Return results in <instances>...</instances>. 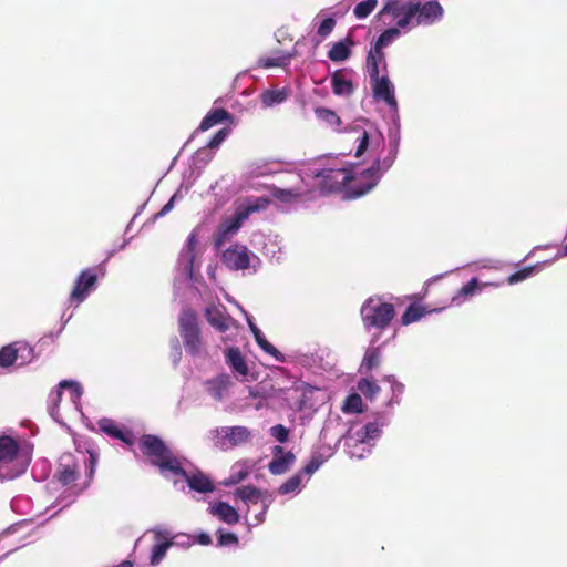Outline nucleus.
<instances>
[{
  "mask_svg": "<svg viewBox=\"0 0 567 567\" xmlns=\"http://www.w3.org/2000/svg\"><path fill=\"white\" fill-rule=\"evenodd\" d=\"M381 163L374 161L371 167L353 175L346 168H327L316 174L320 178L321 189L338 192L344 189L348 198H358L370 192L380 179Z\"/></svg>",
  "mask_w": 567,
  "mask_h": 567,
  "instance_id": "f257e3e1",
  "label": "nucleus"
},
{
  "mask_svg": "<svg viewBox=\"0 0 567 567\" xmlns=\"http://www.w3.org/2000/svg\"><path fill=\"white\" fill-rule=\"evenodd\" d=\"M142 454L150 458L152 465L156 466L162 475L167 472L172 474H184L181 461L173 454L171 449L157 435L144 434L140 439Z\"/></svg>",
  "mask_w": 567,
  "mask_h": 567,
  "instance_id": "f03ea898",
  "label": "nucleus"
},
{
  "mask_svg": "<svg viewBox=\"0 0 567 567\" xmlns=\"http://www.w3.org/2000/svg\"><path fill=\"white\" fill-rule=\"evenodd\" d=\"M97 460L94 454H90L85 462V466L87 468V480L81 487H76L74 485L75 481L79 478V463L73 454L65 453L61 455L59 461L58 471L55 473V477L59 483H61L63 486H72L75 488L74 493L80 494L85 488L89 487L91 484V481L93 478L95 466H96Z\"/></svg>",
  "mask_w": 567,
  "mask_h": 567,
  "instance_id": "7ed1b4c3",
  "label": "nucleus"
},
{
  "mask_svg": "<svg viewBox=\"0 0 567 567\" xmlns=\"http://www.w3.org/2000/svg\"><path fill=\"white\" fill-rule=\"evenodd\" d=\"M394 306L381 302L377 298H369L361 308V316L367 328L384 329L394 318Z\"/></svg>",
  "mask_w": 567,
  "mask_h": 567,
  "instance_id": "20e7f679",
  "label": "nucleus"
},
{
  "mask_svg": "<svg viewBox=\"0 0 567 567\" xmlns=\"http://www.w3.org/2000/svg\"><path fill=\"white\" fill-rule=\"evenodd\" d=\"M381 13H392L396 19L398 27L404 29L413 21V19L416 20L419 16V1L400 3L396 0H388Z\"/></svg>",
  "mask_w": 567,
  "mask_h": 567,
  "instance_id": "39448f33",
  "label": "nucleus"
},
{
  "mask_svg": "<svg viewBox=\"0 0 567 567\" xmlns=\"http://www.w3.org/2000/svg\"><path fill=\"white\" fill-rule=\"evenodd\" d=\"M216 445L226 450L249 441L251 433L246 426H226L217 430Z\"/></svg>",
  "mask_w": 567,
  "mask_h": 567,
  "instance_id": "423d86ee",
  "label": "nucleus"
},
{
  "mask_svg": "<svg viewBox=\"0 0 567 567\" xmlns=\"http://www.w3.org/2000/svg\"><path fill=\"white\" fill-rule=\"evenodd\" d=\"M221 260L230 270H246L250 267L248 248L239 244H234L228 247L223 252Z\"/></svg>",
  "mask_w": 567,
  "mask_h": 567,
  "instance_id": "0eeeda50",
  "label": "nucleus"
},
{
  "mask_svg": "<svg viewBox=\"0 0 567 567\" xmlns=\"http://www.w3.org/2000/svg\"><path fill=\"white\" fill-rule=\"evenodd\" d=\"M247 220L246 215L237 209L230 217L223 219L218 226V229L214 237V245L216 248H220L229 238L230 235L235 234Z\"/></svg>",
  "mask_w": 567,
  "mask_h": 567,
  "instance_id": "6e6552de",
  "label": "nucleus"
},
{
  "mask_svg": "<svg viewBox=\"0 0 567 567\" xmlns=\"http://www.w3.org/2000/svg\"><path fill=\"white\" fill-rule=\"evenodd\" d=\"M97 276L93 270H83L75 280V285L71 291L70 299L78 303L83 302L90 291L95 287Z\"/></svg>",
  "mask_w": 567,
  "mask_h": 567,
  "instance_id": "1a4fd4ad",
  "label": "nucleus"
},
{
  "mask_svg": "<svg viewBox=\"0 0 567 567\" xmlns=\"http://www.w3.org/2000/svg\"><path fill=\"white\" fill-rule=\"evenodd\" d=\"M205 317L207 322L219 332L229 330L236 323L224 307L220 308L214 305L206 308Z\"/></svg>",
  "mask_w": 567,
  "mask_h": 567,
  "instance_id": "9d476101",
  "label": "nucleus"
},
{
  "mask_svg": "<svg viewBox=\"0 0 567 567\" xmlns=\"http://www.w3.org/2000/svg\"><path fill=\"white\" fill-rule=\"evenodd\" d=\"M372 81L373 95L378 100L384 101L390 106H396L394 87L386 75L370 76Z\"/></svg>",
  "mask_w": 567,
  "mask_h": 567,
  "instance_id": "9b49d317",
  "label": "nucleus"
},
{
  "mask_svg": "<svg viewBox=\"0 0 567 567\" xmlns=\"http://www.w3.org/2000/svg\"><path fill=\"white\" fill-rule=\"evenodd\" d=\"M174 476H179L187 482V485L190 489L198 493H212L215 489V485L213 481L202 471L196 470L194 473L188 474L184 470V474H173Z\"/></svg>",
  "mask_w": 567,
  "mask_h": 567,
  "instance_id": "f8f14e48",
  "label": "nucleus"
},
{
  "mask_svg": "<svg viewBox=\"0 0 567 567\" xmlns=\"http://www.w3.org/2000/svg\"><path fill=\"white\" fill-rule=\"evenodd\" d=\"M231 379L228 374L221 373L216 378L209 379L205 382L207 393L215 400L221 401L228 393Z\"/></svg>",
  "mask_w": 567,
  "mask_h": 567,
  "instance_id": "ddd939ff",
  "label": "nucleus"
},
{
  "mask_svg": "<svg viewBox=\"0 0 567 567\" xmlns=\"http://www.w3.org/2000/svg\"><path fill=\"white\" fill-rule=\"evenodd\" d=\"M442 14L443 9L439 2L427 1L422 4L419 1V16L416 18V24L420 25L432 23L434 20L441 18Z\"/></svg>",
  "mask_w": 567,
  "mask_h": 567,
  "instance_id": "4468645a",
  "label": "nucleus"
},
{
  "mask_svg": "<svg viewBox=\"0 0 567 567\" xmlns=\"http://www.w3.org/2000/svg\"><path fill=\"white\" fill-rule=\"evenodd\" d=\"M354 39L348 34L343 40L334 42L328 51V58L333 62H341L350 58L351 48L354 47Z\"/></svg>",
  "mask_w": 567,
  "mask_h": 567,
  "instance_id": "2eb2a0df",
  "label": "nucleus"
},
{
  "mask_svg": "<svg viewBox=\"0 0 567 567\" xmlns=\"http://www.w3.org/2000/svg\"><path fill=\"white\" fill-rule=\"evenodd\" d=\"M20 445L9 435L0 436V466L12 463L19 454Z\"/></svg>",
  "mask_w": 567,
  "mask_h": 567,
  "instance_id": "dca6fc26",
  "label": "nucleus"
},
{
  "mask_svg": "<svg viewBox=\"0 0 567 567\" xmlns=\"http://www.w3.org/2000/svg\"><path fill=\"white\" fill-rule=\"evenodd\" d=\"M156 544L152 548L150 563L152 566H156L166 555L167 549L173 545V542L168 539V534L164 532H155Z\"/></svg>",
  "mask_w": 567,
  "mask_h": 567,
  "instance_id": "f3484780",
  "label": "nucleus"
},
{
  "mask_svg": "<svg viewBox=\"0 0 567 567\" xmlns=\"http://www.w3.org/2000/svg\"><path fill=\"white\" fill-rule=\"evenodd\" d=\"M246 357H227V363L236 372L243 381H255L258 378V372L254 367H249L245 360Z\"/></svg>",
  "mask_w": 567,
  "mask_h": 567,
  "instance_id": "a211bd4d",
  "label": "nucleus"
},
{
  "mask_svg": "<svg viewBox=\"0 0 567 567\" xmlns=\"http://www.w3.org/2000/svg\"><path fill=\"white\" fill-rule=\"evenodd\" d=\"M210 513L228 525H234L239 522V514L231 505L226 502L216 503L210 508Z\"/></svg>",
  "mask_w": 567,
  "mask_h": 567,
  "instance_id": "6ab92c4d",
  "label": "nucleus"
},
{
  "mask_svg": "<svg viewBox=\"0 0 567 567\" xmlns=\"http://www.w3.org/2000/svg\"><path fill=\"white\" fill-rule=\"evenodd\" d=\"M332 91L336 95H351L354 92V85L351 80L343 76L341 70H337L331 75Z\"/></svg>",
  "mask_w": 567,
  "mask_h": 567,
  "instance_id": "aec40b11",
  "label": "nucleus"
},
{
  "mask_svg": "<svg viewBox=\"0 0 567 567\" xmlns=\"http://www.w3.org/2000/svg\"><path fill=\"white\" fill-rule=\"evenodd\" d=\"M231 115L230 113L225 109H213L209 111L205 117L202 120L198 131H207L212 128L213 126L226 121L230 120Z\"/></svg>",
  "mask_w": 567,
  "mask_h": 567,
  "instance_id": "412c9836",
  "label": "nucleus"
},
{
  "mask_svg": "<svg viewBox=\"0 0 567 567\" xmlns=\"http://www.w3.org/2000/svg\"><path fill=\"white\" fill-rule=\"evenodd\" d=\"M296 461V456L292 452H287L279 456H274L268 467L271 474L281 475L290 470Z\"/></svg>",
  "mask_w": 567,
  "mask_h": 567,
  "instance_id": "4be33fe9",
  "label": "nucleus"
},
{
  "mask_svg": "<svg viewBox=\"0 0 567 567\" xmlns=\"http://www.w3.org/2000/svg\"><path fill=\"white\" fill-rule=\"evenodd\" d=\"M101 430L111 437L121 440L127 444L133 443V436L130 431H123L112 420L104 419L100 422Z\"/></svg>",
  "mask_w": 567,
  "mask_h": 567,
  "instance_id": "5701e85b",
  "label": "nucleus"
},
{
  "mask_svg": "<svg viewBox=\"0 0 567 567\" xmlns=\"http://www.w3.org/2000/svg\"><path fill=\"white\" fill-rule=\"evenodd\" d=\"M198 328L199 326L196 312L189 307L183 308L178 319L179 334Z\"/></svg>",
  "mask_w": 567,
  "mask_h": 567,
  "instance_id": "b1692460",
  "label": "nucleus"
},
{
  "mask_svg": "<svg viewBox=\"0 0 567 567\" xmlns=\"http://www.w3.org/2000/svg\"><path fill=\"white\" fill-rule=\"evenodd\" d=\"M432 310H427L424 306L413 302L411 303L404 313L401 316V323L409 326L421 320L425 315L431 313Z\"/></svg>",
  "mask_w": 567,
  "mask_h": 567,
  "instance_id": "393cba45",
  "label": "nucleus"
},
{
  "mask_svg": "<svg viewBox=\"0 0 567 567\" xmlns=\"http://www.w3.org/2000/svg\"><path fill=\"white\" fill-rule=\"evenodd\" d=\"M384 62V53L382 48L377 43L371 48L367 58V69L370 76H377L379 74V63Z\"/></svg>",
  "mask_w": 567,
  "mask_h": 567,
  "instance_id": "a878e982",
  "label": "nucleus"
},
{
  "mask_svg": "<svg viewBox=\"0 0 567 567\" xmlns=\"http://www.w3.org/2000/svg\"><path fill=\"white\" fill-rule=\"evenodd\" d=\"M315 115L318 120L324 122L328 126L339 131L342 124L340 116L332 110L319 106L315 109Z\"/></svg>",
  "mask_w": 567,
  "mask_h": 567,
  "instance_id": "bb28decb",
  "label": "nucleus"
},
{
  "mask_svg": "<svg viewBox=\"0 0 567 567\" xmlns=\"http://www.w3.org/2000/svg\"><path fill=\"white\" fill-rule=\"evenodd\" d=\"M383 424L374 421L367 423L360 431L357 432V440L365 443L380 436Z\"/></svg>",
  "mask_w": 567,
  "mask_h": 567,
  "instance_id": "cd10ccee",
  "label": "nucleus"
},
{
  "mask_svg": "<svg viewBox=\"0 0 567 567\" xmlns=\"http://www.w3.org/2000/svg\"><path fill=\"white\" fill-rule=\"evenodd\" d=\"M236 498L241 499L246 504H257L261 498V493L252 485L241 486L234 493Z\"/></svg>",
  "mask_w": 567,
  "mask_h": 567,
  "instance_id": "c85d7f7f",
  "label": "nucleus"
},
{
  "mask_svg": "<svg viewBox=\"0 0 567 567\" xmlns=\"http://www.w3.org/2000/svg\"><path fill=\"white\" fill-rule=\"evenodd\" d=\"M181 337L187 351L195 353L200 350L202 337L199 328L193 331L184 332L181 334Z\"/></svg>",
  "mask_w": 567,
  "mask_h": 567,
  "instance_id": "c756f323",
  "label": "nucleus"
},
{
  "mask_svg": "<svg viewBox=\"0 0 567 567\" xmlns=\"http://www.w3.org/2000/svg\"><path fill=\"white\" fill-rule=\"evenodd\" d=\"M288 94L285 89L280 90H268L261 94V102L266 106H274L286 101Z\"/></svg>",
  "mask_w": 567,
  "mask_h": 567,
  "instance_id": "7c9ffc66",
  "label": "nucleus"
},
{
  "mask_svg": "<svg viewBox=\"0 0 567 567\" xmlns=\"http://www.w3.org/2000/svg\"><path fill=\"white\" fill-rule=\"evenodd\" d=\"M269 204H270V199L269 198H267V197H257L254 200L248 202L245 207L238 208V209L241 213H244V215H246V218L248 219L251 214L267 209Z\"/></svg>",
  "mask_w": 567,
  "mask_h": 567,
  "instance_id": "2f4dec72",
  "label": "nucleus"
},
{
  "mask_svg": "<svg viewBox=\"0 0 567 567\" xmlns=\"http://www.w3.org/2000/svg\"><path fill=\"white\" fill-rule=\"evenodd\" d=\"M271 194L282 203H292L301 196V192L297 188L284 189L276 186L271 188Z\"/></svg>",
  "mask_w": 567,
  "mask_h": 567,
  "instance_id": "473e14b6",
  "label": "nucleus"
},
{
  "mask_svg": "<svg viewBox=\"0 0 567 567\" xmlns=\"http://www.w3.org/2000/svg\"><path fill=\"white\" fill-rule=\"evenodd\" d=\"M33 352V349L29 346L25 341H14L12 343H9L0 349V354H19V353H27L30 354Z\"/></svg>",
  "mask_w": 567,
  "mask_h": 567,
  "instance_id": "72a5a7b5",
  "label": "nucleus"
},
{
  "mask_svg": "<svg viewBox=\"0 0 567 567\" xmlns=\"http://www.w3.org/2000/svg\"><path fill=\"white\" fill-rule=\"evenodd\" d=\"M358 390L365 398L373 400L380 392V386L375 383V381L364 378L358 382Z\"/></svg>",
  "mask_w": 567,
  "mask_h": 567,
  "instance_id": "f704fd0d",
  "label": "nucleus"
},
{
  "mask_svg": "<svg viewBox=\"0 0 567 567\" xmlns=\"http://www.w3.org/2000/svg\"><path fill=\"white\" fill-rule=\"evenodd\" d=\"M291 55L282 54L276 58H261L258 61V65L265 69L285 66L289 64Z\"/></svg>",
  "mask_w": 567,
  "mask_h": 567,
  "instance_id": "c9c22d12",
  "label": "nucleus"
},
{
  "mask_svg": "<svg viewBox=\"0 0 567 567\" xmlns=\"http://www.w3.org/2000/svg\"><path fill=\"white\" fill-rule=\"evenodd\" d=\"M378 0H364L359 2L353 10L358 19L367 18L377 7Z\"/></svg>",
  "mask_w": 567,
  "mask_h": 567,
  "instance_id": "e433bc0d",
  "label": "nucleus"
},
{
  "mask_svg": "<svg viewBox=\"0 0 567 567\" xmlns=\"http://www.w3.org/2000/svg\"><path fill=\"white\" fill-rule=\"evenodd\" d=\"M480 288L478 279L472 278L467 284H465L458 290L457 295L453 298V300H457L458 298H467L473 296Z\"/></svg>",
  "mask_w": 567,
  "mask_h": 567,
  "instance_id": "4c0bfd02",
  "label": "nucleus"
},
{
  "mask_svg": "<svg viewBox=\"0 0 567 567\" xmlns=\"http://www.w3.org/2000/svg\"><path fill=\"white\" fill-rule=\"evenodd\" d=\"M344 412H354L359 413L362 411V399L360 394L353 393L350 394L343 405Z\"/></svg>",
  "mask_w": 567,
  "mask_h": 567,
  "instance_id": "58836bf2",
  "label": "nucleus"
},
{
  "mask_svg": "<svg viewBox=\"0 0 567 567\" xmlns=\"http://www.w3.org/2000/svg\"><path fill=\"white\" fill-rule=\"evenodd\" d=\"M326 458L322 454H313L310 461L303 466L302 472L307 475H312L323 463Z\"/></svg>",
  "mask_w": 567,
  "mask_h": 567,
  "instance_id": "ea45409f",
  "label": "nucleus"
},
{
  "mask_svg": "<svg viewBox=\"0 0 567 567\" xmlns=\"http://www.w3.org/2000/svg\"><path fill=\"white\" fill-rule=\"evenodd\" d=\"M336 24H337V21L332 17L323 19L317 29V34L321 39H326L333 31Z\"/></svg>",
  "mask_w": 567,
  "mask_h": 567,
  "instance_id": "a19ab883",
  "label": "nucleus"
},
{
  "mask_svg": "<svg viewBox=\"0 0 567 567\" xmlns=\"http://www.w3.org/2000/svg\"><path fill=\"white\" fill-rule=\"evenodd\" d=\"M301 484V478L298 474L289 477L280 487L279 493L281 495H286L295 492Z\"/></svg>",
  "mask_w": 567,
  "mask_h": 567,
  "instance_id": "79ce46f5",
  "label": "nucleus"
},
{
  "mask_svg": "<svg viewBox=\"0 0 567 567\" xmlns=\"http://www.w3.org/2000/svg\"><path fill=\"white\" fill-rule=\"evenodd\" d=\"M60 389H69L71 400L75 401L79 400L82 395V388L78 382L70 381V380H63L60 382Z\"/></svg>",
  "mask_w": 567,
  "mask_h": 567,
  "instance_id": "37998d69",
  "label": "nucleus"
},
{
  "mask_svg": "<svg viewBox=\"0 0 567 567\" xmlns=\"http://www.w3.org/2000/svg\"><path fill=\"white\" fill-rule=\"evenodd\" d=\"M399 34L400 31L395 28L386 29L380 34L375 43L383 49L384 47L389 45Z\"/></svg>",
  "mask_w": 567,
  "mask_h": 567,
  "instance_id": "c03bdc74",
  "label": "nucleus"
},
{
  "mask_svg": "<svg viewBox=\"0 0 567 567\" xmlns=\"http://www.w3.org/2000/svg\"><path fill=\"white\" fill-rule=\"evenodd\" d=\"M533 272H534V267H525V268L512 274L507 278V282L509 285H515L517 282H520V281L527 279Z\"/></svg>",
  "mask_w": 567,
  "mask_h": 567,
  "instance_id": "a18cd8bd",
  "label": "nucleus"
},
{
  "mask_svg": "<svg viewBox=\"0 0 567 567\" xmlns=\"http://www.w3.org/2000/svg\"><path fill=\"white\" fill-rule=\"evenodd\" d=\"M270 434L279 442L285 443L289 437V430L282 424H277L270 429Z\"/></svg>",
  "mask_w": 567,
  "mask_h": 567,
  "instance_id": "49530a36",
  "label": "nucleus"
},
{
  "mask_svg": "<svg viewBox=\"0 0 567 567\" xmlns=\"http://www.w3.org/2000/svg\"><path fill=\"white\" fill-rule=\"evenodd\" d=\"M262 351L268 354H281L264 336V333H257L255 339Z\"/></svg>",
  "mask_w": 567,
  "mask_h": 567,
  "instance_id": "de8ad7c7",
  "label": "nucleus"
},
{
  "mask_svg": "<svg viewBox=\"0 0 567 567\" xmlns=\"http://www.w3.org/2000/svg\"><path fill=\"white\" fill-rule=\"evenodd\" d=\"M249 472L247 468H241L238 472H234L229 475L228 478L224 481L225 486H231L240 483L248 476Z\"/></svg>",
  "mask_w": 567,
  "mask_h": 567,
  "instance_id": "09e8293b",
  "label": "nucleus"
},
{
  "mask_svg": "<svg viewBox=\"0 0 567 567\" xmlns=\"http://www.w3.org/2000/svg\"><path fill=\"white\" fill-rule=\"evenodd\" d=\"M228 134H229L228 128H221V130L217 131L213 135V137L209 140V142L207 143V147L217 148L225 141V138L227 137Z\"/></svg>",
  "mask_w": 567,
  "mask_h": 567,
  "instance_id": "8fccbe9b",
  "label": "nucleus"
},
{
  "mask_svg": "<svg viewBox=\"0 0 567 567\" xmlns=\"http://www.w3.org/2000/svg\"><path fill=\"white\" fill-rule=\"evenodd\" d=\"M297 391H300L301 392V395L302 398L299 400V409H303L305 405H306V398L308 394H312L313 391H315V388L311 386L310 384L306 383V382H302L300 383L297 388H296Z\"/></svg>",
  "mask_w": 567,
  "mask_h": 567,
  "instance_id": "3c124183",
  "label": "nucleus"
},
{
  "mask_svg": "<svg viewBox=\"0 0 567 567\" xmlns=\"http://www.w3.org/2000/svg\"><path fill=\"white\" fill-rule=\"evenodd\" d=\"M238 537L234 533H221L218 535V546L237 545Z\"/></svg>",
  "mask_w": 567,
  "mask_h": 567,
  "instance_id": "603ef678",
  "label": "nucleus"
},
{
  "mask_svg": "<svg viewBox=\"0 0 567 567\" xmlns=\"http://www.w3.org/2000/svg\"><path fill=\"white\" fill-rule=\"evenodd\" d=\"M62 390L63 389H60V384L58 385V388L51 392L50 396H51V406H50V412L51 414L54 413V411L58 410L59 408V404L61 402V399H62Z\"/></svg>",
  "mask_w": 567,
  "mask_h": 567,
  "instance_id": "864d4df0",
  "label": "nucleus"
},
{
  "mask_svg": "<svg viewBox=\"0 0 567 567\" xmlns=\"http://www.w3.org/2000/svg\"><path fill=\"white\" fill-rule=\"evenodd\" d=\"M369 141H370L369 133L367 131H363V133L359 140V145L355 150L357 157L361 156L367 151Z\"/></svg>",
  "mask_w": 567,
  "mask_h": 567,
  "instance_id": "5fc2aeb1",
  "label": "nucleus"
},
{
  "mask_svg": "<svg viewBox=\"0 0 567 567\" xmlns=\"http://www.w3.org/2000/svg\"><path fill=\"white\" fill-rule=\"evenodd\" d=\"M195 542L203 546H208L212 544V538L207 533H199L195 536Z\"/></svg>",
  "mask_w": 567,
  "mask_h": 567,
  "instance_id": "6e6d98bb",
  "label": "nucleus"
},
{
  "mask_svg": "<svg viewBox=\"0 0 567 567\" xmlns=\"http://www.w3.org/2000/svg\"><path fill=\"white\" fill-rule=\"evenodd\" d=\"M18 357H0V368H9L14 364Z\"/></svg>",
  "mask_w": 567,
  "mask_h": 567,
  "instance_id": "4d7b16f0",
  "label": "nucleus"
},
{
  "mask_svg": "<svg viewBox=\"0 0 567 567\" xmlns=\"http://www.w3.org/2000/svg\"><path fill=\"white\" fill-rule=\"evenodd\" d=\"M379 357H364L363 365L371 370L373 367H377L379 364Z\"/></svg>",
  "mask_w": 567,
  "mask_h": 567,
  "instance_id": "13d9d810",
  "label": "nucleus"
},
{
  "mask_svg": "<svg viewBox=\"0 0 567 567\" xmlns=\"http://www.w3.org/2000/svg\"><path fill=\"white\" fill-rule=\"evenodd\" d=\"M174 197H172L168 203L162 208V210L158 213V215H165L168 210L173 207Z\"/></svg>",
  "mask_w": 567,
  "mask_h": 567,
  "instance_id": "bf43d9fd",
  "label": "nucleus"
},
{
  "mask_svg": "<svg viewBox=\"0 0 567 567\" xmlns=\"http://www.w3.org/2000/svg\"><path fill=\"white\" fill-rule=\"evenodd\" d=\"M197 240H196V236L194 234H192L188 239H187V246L190 250L194 249L195 245H196Z\"/></svg>",
  "mask_w": 567,
  "mask_h": 567,
  "instance_id": "052dcab7",
  "label": "nucleus"
},
{
  "mask_svg": "<svg viewBox=\"0 0 567 567\" xmlns=\"http://www.w3.org/2000/svg\"><path fill=\"white\" fill-rule=\"evenodd\" d=\"M21 473H22V471H18V472H14V473H6V474L1 475V478L2 480H12L16 476L20 475Z\"/></svg>",
  "mask_w": 567,
  "mask_h": 567,
  "instance_id": "680f3d73",
  "label": "nucleus"
},
{
  "mask_svg": "<svg viewBox=\"0 0 567 567\" xmlns=\"http://www.w3.org/2000/svg\"><path fill=\"white\" fill-rule=\"evenodd\" d=\"M225 354H229V355H233V354H240L239 352V349L238 348H228L226 351H225Z\"/></svg>",
  "mask_w": 567,
  "mask_h": 567,
  "instance_id": "e2e57ef3",
  "label": "nucleus"
},
{
  "mask_svg": "<svg viewBox=\"0 0 567 567\" xmlns=\"http://www.w3.org/2000/svg\"><path fill=\"white\" fill-rule=\"evenodd\" d=\"M282 454H285V453H284V449H282L281 446H279V445H276V446L274 447V455H275V456H279V455H282Z\"/></svg>",
  "mask_w": 567,
  "mask_h": 567,
  "instance_id": "0e129e2a",
  "label": "nucleus"
},
{
  "mask_svg": "<svg viewBox=\"0 0 567 567\" xmlns=\"http://www.w3.org/2000/svg\"><path fill=\"white\" fill-rule=\"evenodd\" d=\"M258 168H259V167H256V168H252V167H251V169H250L249 174H250L251 176H259V175H265V174H266L265 172H258Z\"/></svg>",
  "mask_w": 567,
  "mask_h": 567,
  "instance_id": "69168bd1",
  "label": "nucleus"
},
{
  "mask_svg": "<svg viewBox=\"0 0 567 567\" xmlns=\"http://www.w3.org/2000/svg\"><path fill=\"white\" fill-rule=\"evenodd\" d=\"M249 326H250V329H251V331L254 333L255 339L257 338V333H262L261 330L258 329L255 324L249 323Z\"/></svg>",
  "mask_w": 567,
  "mask_h": 567,
  "instance_id": "338daca9",
  "label": "nucleus"
},
{
  "mask_svg": "<svg viewBox=\"0 0 567 567\" xmlns=\"http://www.w3.org/2000/svg\"><path fill=\"white\" fill-rule=\"evenodd\" d=\"M277 361L279 362H286V357H279V355H276L275 357Z\"/></svg>",
  "mask_w": 567,
  "mask_h": 567,
  "instance_id": "774afa93",
  "label": "nucleus"
}]
</instances>
